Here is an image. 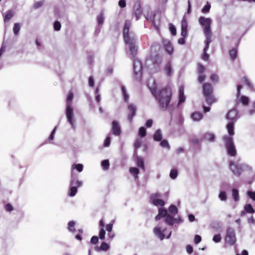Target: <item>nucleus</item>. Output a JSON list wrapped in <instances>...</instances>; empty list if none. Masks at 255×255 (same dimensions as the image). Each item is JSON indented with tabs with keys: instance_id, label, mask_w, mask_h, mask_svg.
<instances>
[{
	"instance_id": "obj_1",
	"label": "nucleus",
	"mask_w": 255,
	"mask_h": 255,
	"mask_svg": "<svg viewBox=\"0 0 255 255\" xmlns=\"http://www.w3.org/2000/svg\"><path fill=\"white\" fill-rule=\"evenodd\" d=\"M151 93L158 102L159 107L161 110L165 111L171 101L172 93L169 87H165L156 92L152 89Z\"/></svg>"
},
{
	"instance_id": "obj_2",
	"label": "nucleus",
	"mask_w": 255,
	"mask_h": 255,
	"mask_svg": "<svg viewBox=\"0 0 255 255\" xmlns=\"http://www.w3.org/2000/svg\"><path fill=\"white\" fill-rule=\"evenodd\" d=\"M198 21L200 24L203 27L204 33L206 38V50L207 48H209V44L212 41V33L211 29L212 20L210 18L200 16L199 18Z\"/></svg>"
},
{
	"instance_id": "obj_3",
	"label": "nucleus",
	"mask_w": 255,
	"mask_h": 255,
	"mask_svg": "<svg viewBox=\"0 0 255 255\" xmlns=\"http://www.w3.org/2000/svg\"><path fill=\"white\" fill-rule=\"evenodd\" d=\"M160 50V45L154 43L150 47L151 55L146 59L147 62H150L154 67H158L162 62L160 55L156 53Z\"/></svg>"
},
{
	"instance_id": "obj_4",
	"label": "nucleus",
	"mask_w": 255,
	"mask_h": 255,
	"mask_svg": "<svg viewBox=\"0 0 255 255\" xmlns=\"http://www.w3.org/2000/svg\"><path fill=\"white\" fill-rule=\"evenodd\" d=\"M203 94L207 103L211 105L216 100L213 95V87L210 83H205L202 86Z\"/></svg>"
},
{
	"instance_id": "obj_5",
	"label": "nucleus",
	"mask_w": 255,
	"mask_h": 255,
	"mask_svg": "<svg viewBox=\"0 0 255 255\" xmlns=\"http://www.w3.org/2000/svg\"><path fill=\"white\" fill-rule=\"evenodd\" d=\"M225 142V146L227 148L229 155L231 156H235L237 154L236 150L233 143V138L228 135H225L223 137Z\"/></svg>"
},
{
	"instance_id": "obj_6",
	"label": "nucleus",
	"mask_w": 255,
	"mask_h": 255,
	"mask_svg": "<svg viewBox=\"0 0 255 255\" xmlns=\"http://www.w3.org/2000/svg\"><path fill=\"white\" fill-rule=\"evenodd\" d=\"M82 185V182L76 179L75 178L72 177L70 182V193L69 196L71 197L74 196L77 192L78 187Z\"/></svg>"
},
{
	"instance_id": "obj_7",
	"label": "nucleus",
	"mask_w": 255,
	"mask_h": 255,
	"mask_svg": "<svg viewBox=\"0 0 255 255\" xmlns=\"http://www.w3.org/2000/svg\"><path fill=\"white\" fill-rule=\"evenodd\" d=\"M225 240L226 242L231 246H233L236 243V235L233 229L230 227L227 228Z\"/></svg>"
},
{
	"instance_id": "obj_8",
	"label": "nucleus",
	"mask_w": 255,
	"mask_h": 255,
	"mask_svg": "<svg viewBox=\"0 0 255 255\" xmlns=\"http://www.w3.org/2000/svg\"><path fill=\"white\" fill-rule=\"evenodd\" d=\"M125 43L128 45L130 55L134 58L136 57L137 53L138 47L135 44V38H132L129 40L125 41Z\"/></svg>"
},
{
	"instance_id": "obj_9",
	"label": "nucleus",
	"mask_w": 255,
	"mask_h": 255,
	"mask_svg": "<svg viewBox=\"0 0 255 255\" xmlns=\"http://www.w3.org/2000/svg\"><path fill=\"white\" fill-rule=\"evenodd\" d=\"M245 165L244 164H235L233 161L230 162V168L233 174L237 176L241 175Z\"/></svg>"
},
{
	"instance_id": "obj_10",
	"label": "nucleus",
	"mask_w": 255,
	"mask_h": 255,
	"mask_svg": "<svg viewBox=\"0 0 255 255\" xmlns=\"http://www.w3.org/2000/svg\"><path fill=\"white\" fill-rule=\"evenodd\" d=\"M161 195L159 193L152 194L149 197L150 202L155 206H163L165 204V202L163 200L158 198Z\"/></svg>"
},
{
	"instance_id": "obj_11",
	"label": "nucleus",
	"mask_w": 255,
	"mask_h": 255,
	"mask_svg": "<svg viewBox=\"0 0 255 255\" xmlns=\"http://www.w3.org/2000/svg\"><path fill=\"white\" fill-rule=\"evenodd\" d=\"M131 26V23L129 20H126L125 23V25L123 29V36L124 41H127L130 39L132 38H135L134 35L130 36L129 35V28Z\"/></svg>"
},
{
	"instance_id": "obj_12",
	"label": "nucleus",
	"mask_w": 255,
	"mask_h": 255,
	"mask_svg": "<svg viewBox=\"0 0 255 255\" xmlns=\"http://www.w3.org/2000/svg\"><path fill=\"white\" fill-rule=\"evenodd\" d=\"M129 113L128 115V119L129 122H131L133 117L136 114V107L132 104H129L128 107Z\"/></svg>"
},
{
	"instance_id": "obj_13",
	"label": "nucleus",
	"mask_w": 255,
	"mask_h": 255,
	"mask_svg": "<svg viewBox=\"0 0 255 255\" xmlns=\"http://www.w3.org/2000/svg\"><path fill=\"white\" fill-rule=\"evenodd\" d=\"M66 116H67L68 122L70 123V124L72 126H73V125H74V120L73 119V109L71 107V105H67L66 106Z\"/></svg>"
},
{
	"instance_id": "obj_14",
	"label": "nucleus",
	"mask_w": 255,
	"mask_h": 255,
	"mask_svg": "<svg viewBox=\"0 0 255 255\" xmlns=\"http://www.w3.org/2000/svg\"><path fill=\"white\" fill-rule=\"evenodd\" d=\"M188 24L186 19L183 17L181 21V35L183 37H186L187 35Z\"/></svg>"
},
{
	"instance_id": "obj_15",
	"label": "nucleus",
	"mask_w": 255,
	"mask_h": 255,
	"mask_svg": "<svg viewBox=\"0 0 255 255\" xmlns=\"http://www.w3.org/2000/svg\"><path fill=\"white\" fill-rule=\"evenodd\" d=\"M112 131L115 135H119L121 133V128L119 123L116 121H114L112 123Z\"/></svg>"
},
{
	"instance_id": "obj_16",
	"label": "nucleus",
	"mask_w": 255,
	"mask_h": 255,
	"mask_svg": "<svg viewBox=\"0 0 255 255\" xmlns=\"http://www.w3.org/2000/svg\"><path fill=\"white\" fill-rule=\"evenodd\" d=\"M238 112L235 109H232L229 111L227 114L226 118L227 119L233 121L237 118Z\"/></svg>"
},
{
	"instance_id": "obj_17",
	"label": "nucleus",
	"mask_w": 255,
	"mask_h": 255,
	"mask_svg": "<svg viewBox=\"0 0 255 255\" xmlns=\"http://www.w3.org/2000/svg\"><path fill=\"white\" fill-rule=\"evenodd\" d=\"M167 215H168L167 210L165 209L160 208L159 209L158 214L155 217V220H158L162 217H165Z\"/></svg>"
},
{
	"instance_id": "obj_18",
	"label": "nucleus",
	"mask_w": 255,
	"mask_h": 255,
	"mask_svg": "<svg viewBox=\"0 0 255 255\" xmlns=\"http://www.w3.org/2000/svg\"><path fill=\"white\" fill-rule=\"evenodd\" d=\"M165 230H164L163 231H162L160 229V228L158 227H155L153 229V232L154 234L158 237L160 240H162L164 239L165 236L164 234V232Z\"/></svg>"
},
{
	"instance_id": "obj_19",
	"label": "nucleus",
	"mask_w": 255,
	"mask_h": 255,
	"mask_svg": "<svg viewBox=\"0 0 255 255\" xmlns=\"http://www.w3.org/2000/svg\"><path fill=\"white\" fill-rule=\"evenodd\" d=\"M179 95L178 104H180L183 103L185 100V97L184 94V88L183 87H180L179 88Z\"/></svg>"
},
{
	"instance_id": "obj_20",
	"label": "nucleus",
	"mask_w": 255,
	"mask_h": 255,
	"mask_svg": "<svg viewBox=\"0 0 255 255\" xmlns=\"http://www.w3.org/2000/svg\"><path fill=\"white\" fill-rule=\"evenodd\" d=\"M165 223L170 226H172L174 223V221H177L176 219L173 218V216L170 214H168L165 217Z\"/></svg>"
},
{
	"instance_id": "obj_21",
	"label": "nucleus",
	"mask_w": 255,
	"mask_h": 255,
	"mask_svg": "<svg viewBox=\"0 0 255 255\" xmlns=\"http://www.w3.org/2000/svg\"><path fill=\"white\" fill-rule=\"evenodd\" d=\"M238 50L234 48L229 51L230 57L232 61H234L237 57Z\"/></svg>"
},
{
	"instance_id": "obj_22",
	"label": "nucleus",
	"mask_w": 255,
	"mask_h": 255,
	"mask_svg": "<svg viewBox=\"0 0 255 255\" xmlns=\"http://www.w3.org/2000/svg\"><path fill=\"white\" fill-rule=\"evenodd\" d=\"M135 161L137 166L144 170V163L143 159L141 157L137 156L136 158Z\"/></svg>"
},
{
	"instance_id": "obj_23",
	"label": "nucleus",
	"mask_w": 255,
	"mask_h": 255,
	"mask_svg": "<svg viewBox=\"0 0 255 255\" xmlns=\"http://www.w3.org/2000/svg\"><path fill=\"white\" fill-rule=\"evenodd\" d=\"M227 128L229 134V136L231 137L234 134V123L233 122L229 123L227 125Z\"/></svg>"
},
{
	"instance_id": "obj_24",
	"label": "nucleus",
	"mask_w": 255,
	"mask_h": 255,
	"mask_svg": "<svg viewBox=\"0 0 255 255\" xmlns=\"http://www.w3.org/2000/svg\"><path fill=\"white\" fill-rule=\"evenodd\" d=\"M191 118L195 121H199L202 119L203 115L200 112H195L192 114Z\"/></svg>"
},
{
	"instance_id": "obj_25",
	"label": "nucleus",
	"mask_w": 255,
	"mask_h": 255,
	"mask_svg": "<svg viewBox=\"0 0 255 255\" xmlns=\"http://www.w3.org/2000/svg\"><path fill=\"white\" fill-rule=\"evenodd\" d=\"M244 209L247 213L254 214L255 213V210L253 208L252 205L250 204H247L245 205Z\"/></svg>"
},
{
	"instance_id": "obj_26",
	"label": "nucleus",
	"mask_w": 255,
	"mask_h": 255,
	"mask_svg": "<svg viewBox=\"0 0 255 255\" xmlns=\"http://www.w3.org/2000/svg\"><path fill=\"white\" fill-rule=\"evenodd\" d=\"M13 16V12L11 10H9L6 12L4 17V21L6 22L8 21Z\"/></svg>"
},
{
	"instance_id": "obj_27",
	"label": "nucleus",
	"mask_w": 255,
	"mask_h": 255,
	"mask_svg": "<svg viewBox=\"0 0 255 255\" xmlns=\"http://www.w3.org/2000/svg\"><path fill=\"white\" fill-rule=\"evenodd\" d=\"M153 139L154 140L159 141L162 139V135L160 130H157L153 135Z\"/></svg>"
},
{
	"instance_id": "obj_28",
	"label": "nucleus",
	"mask_w": 255,
	"mask_h": 255,
	"mask_svg": "<svg viewBox=\"0 0 255 255\" xmlns=\"http://www.w3.org/2000/svg\"><path fill=\"white\" fill-rule=\"evenodd\" d=\"M232 196L235 201L237 202L239 200L240 197L239 195V191L236 189H233L232 190Z\"/></svg>"
},
{
	"instance_id": "obj_29",
	"label": "nucleus",
	"mask_w": 255,
	"mask_h": 255,
	"mask_svg": "<svg viewBox=\"0 0 255 255\" xmlns=\"http://www.w3.org/2000/svg\"><path fill=\"white\" fill-rule=\"evenodd\" d=\"M165 48L167 52L169 54H171L174 50L172 44L170 42H168L165 45Z\"/></svg>"
},
{
	"instance_id": "obj_30",
	"label": "nucleus",
	"mask_w": 255,
	"mask_h": 255,
	"mask_svg": "<svg viewBox=\"0 0 255 255\" xmlns=\"http://www.w3.org/2000/svg\"><path fill=\"white\" fill-rule=\"evenodd\" d=\"M130 173L134 176L135 178H137L139 174V170L136 167H130L129 170Z\"/></svg>"
},
{
	"instance_id": "obj_31",
	"label": "nucleus",
	"mask_w": 255,
	"mask_h": 255,
	"mask_svg": "<svg viewBox=\"0 0 255 255\" xmlns=\"http://www.w3.org/2000/svg\"><path fill=\"white\" fill-rule=\"evenodd\" d=\"M73 99V93L70 91L68 93L66 99L67 105H71V103Z\"/></svg>"
},
{
	"instance_id": "obj_32",
	"label": "nucleus",
	"mask_w": 255,
	"mask_h": 255,
	"mask_svg": "<svg viewBox=\"0 0 255 255\" xmlns=\"http://www.w3.org/2000/svg\"><path fill=\"white\" fill-rule=\"evenodd\" d=\"M165 70L168 76H171L172 73V68L170 62L168 63L165 67Z\"/></svg>"
},
{
	"instance_id": "obj_33",
	"label": "nucleus",
	"mask_w": 255,
	"mask_h": 255,
	"mask_svg": "<svg viewBox=\"0 0 255 255\" xmlns=\"http://www.w3.org/2000/svg\"><path fill=\"white\" fill-rule=\"evenodd\" d=\"M169 212L170 213L175 215L178 213V209L176 206L171 205L169 207Z\"/></svg>"
},
{
	"instance_id": "obj_34",
	"label": "nucleus",
	"mask_w": 255,
	"mask_h": 255,
	"mask_svg": "<svg viewBox=\"0 0 255 255\" xmlns=\"http://www.w3.org/2000/svg\"><path fill=\"white\" fill-rule=\"evenodd\" d=\"M20 29V24L18 23H15L14 25L13 28V33L15 35H17L19 33V31Z\"/></svg>"
},
{
	"instance_id": "obj_35",
	"label": "nucleus",
	"mask_w": 255,
	"mask_h": 255,
	"mask_svg": "<svg viewBox=\"0 0 255 255\" xmlns=\"http://www.w3.org/2000/svg\"><path fill=\"white\" fill-rule=\"evenodd\" d=\"M75 222L74 221H70L68 224V228L71 232H74L75 231Z\"/></svg>"
},
{
	"instance_id": "obj_36",
	"label": "nucleus",
	"mask_w": 255,
	"mask_h": 255,
	"mask_svg": "<svg viewBox=\"0 0 255 255\" xmlns=\"http://www.w3.org/2000/svg\"><path fill=\"white\" fill-rule=\"evenodd\" d=\"M205 70V68L203 65H202L200 63L198 64V67H197V73L198 74H203Z\"/></svg>"
},
{
	"instance_id": "obj_37",
	"label": "nucleus",
	"mask_w": 255,
	"mask_h": 255,
	"mask_svg": "<svg viewBox=\"0 0 255 255\" xmlns=\"http://www.w3.org/2000/svg\"><path fill=\"white\" fill-rule=\"evenodd\" d=\"M243 82L249 88L252 89L253 86L249 80L246 77H244L242 78Z\"/></svg>"
},
{
	"instance_id": "obj_38",
	"label": "nucleus",
	"mask_w": 255,
	"mask_h": 255,
	"mask_svg": "<svg viewBox=\"0 0 255 255\" xmlns=\"http://www.w3.org/2000/svg\"><path fill=\"white\" fill-rule=\"evenodd\" d=\"M109 248L110 247L107 243L105 242H103L100 247V250L107 251V250H108Z\"/></svg>"
},
{
	"instance_id": "obj_39",
	"label": "nucleus",
	"mask_w": 255,
	"mask_h": 255,
	"mask_svg": "<svg viewBox=\"0 0 255 255\" xmlns=\"http://www.w3.org/2000/svg\"><path fill=\"white\" fill-rule=\"evenodd\" d=\"M210 80L213 83H217L219 81V77L216 74H212L210 76Z\"/></svg>"
},
{
	"instance_id": "obj_40",
	"label": "nucleus",
	"mask_w": 255,
	"mask_h": 255,
	"mask_svg": "<svg viewBox=\"0 0 255 255\" xmlns=\"http://www.w3.org/2000/svg\"><path fill=\"white\" fill-rule=\"evenodd\" d=\"M138 134L141 137H144L146 134V129L144 127H141L139 129Z\"/></svg>"
},
{
	"instance_id": "obj_41",
	"label": "nucleus",
	"mask_w": 255,
	"mask_h": 255,
	"mask_svg": "<svg viewBox=\"0 0 255 255\" xmlns=\"http://www.w3.org/2000/svg\"><path fill=\"white\" fill-rule=\"evenodd\" d=\"M241 102L244 105H248L249 103V98L245 96H242L241 98Z\"/></svg>"
},
{
	"instance_id": "obj_42",
	"label": "nucleus",
	"mask_w": 255,
	"mask_h": 255,
	"mask_svg": "<svg viewBox=\"0 0 255 255\" xmlns=\"http://www.w3.org/2000/svg\"><path fill=\"white\" fill-rule=\"evenodd\" d=\"M178 175V172L176 169H172L170 171V177L172 179H175L177 177Z\"/></svg>"
},
{
	"instance_id": "obj_43",
	"label": "nucleus",
	"mask_w": 255,
	"mask_h": 255,
	"mask_svg": "<svg viewBox=\"0 0 255 255\" xmlns=\"http://www.w3.org/2000/svg\"><path fill=\"white\" fill-rule=\"evenodd\" d=\"M73 168L76 169L79 172H81L83 170V166L81 164H74L72 165Z\"/></svg>"
},
{
	"instance_id": "obj_44",
	"label": "nucleus",
	"mask_w": 255,
	"mask_h": 255,
	"mask_svg": "<svg viewBox=\"0 0 255 255\" xmlns=\"http://www.w3.org/2000/svg\"><path fill=\"white\" fill-rule=\"evenodd\" d=\"M219 197L222 201H226L227 200V195L225 191L220 192Z\"/></svg>"
},
{
	"instance_id": "obj_45",
	"label": "nucleus",
	"mask_w": 255,
	"mask_h": 255,
	"mask_svg": "<svg viewBox=\"0 0 255 255\" xmlns=\"http://www.w3.org/2000/svg\"><path fill=\"white\" fill-rule=\"evenodd\" d=\"M102 165L104 169H108L110 166V163L108 160H104L102 162Z\"/></svg>"
},
{
	"instance_id": "obj_46",
	"label": "nucleus",
	"mask_w": 255,
	"mask_h": 255,
	"mask_svg": "<svg viewBox=\"0 0 255 255\" xmlns=\"http://www.w3.org/2000/svg\"><path fill=\"white\" fill-rule=\"evenodd\" d=\"M106 232L104 228H101L99 232V238L101 240H104L105 238Z\"/></svg>"
},
{
	"instance_id": "obj_47",
	"label": "nucleus",
	"mask_w": 255,
	"mask_h": 255,
	"mask_svg": "<svg viewBox=\"0 0 255 255\" xmlns=\"http://www.w3.org/2000/svg\"><path fill=\"white\" fill-rule=\"evenodd\" d=\"M211 7V5L207 2V4H206L203 8L202 9V12L204 13H206L209 12Z\"/></svg>"
},
{
	"instance_id": "obj_48",
	"label": "nucleus",
	"mask_w": 255,
	"mask_h": 255,
	"mask_svg": "<svg viewBox=\"0 0 255 255\" xmlns=\"http://www.w3.org/2000/svg\"><path fill=\"white\" fill-rule=\"evenodd\" d=\"M61 27V25L60 22L58 21H56L54 23V28L56 31H59Z\"/></svg>"
},
{
	"instance_id": "obj_49",
	"label": "nucleus",
	"mask_w": 255,
	"mask_h": 255,
	"mask_svg": "<svg viewBox=\"0 0 255 255\" xmlns=\"http://www.w3.org/2000/svg\"><path fill=\"white\" fill-rule=\"evenodd\" d=\"M206 46L205 47L204 49V54L202 56V59L205 60V61H207L209 59V54H208L207 53H206V51L207 50L209 49V48H207L206 50Z\"/></svg>"
},
{
	"instance_id": "obj_50",
	"label": "nucleus",
	"mask_w": 255,
	"mask_h": 255,
	"mask_svg": "<svg viewBox=\"0 0 255 255\" xmlns=\"http://www.w3.org/2000/svg\"><path fill=\"white\" fill-rule=\"evenodd\" d=\"M169 29L173 35H175L176 34V28L172 23L169 24Z\"/></svg>"
},
{
	"instance_id": "obj_51",
	"label": "nucleus",
	"mask_w": 255,
	"mask_h": 255,
	"mask_svg": "<svg viewBox=\"0 0 255 255\" xmlns=\"http://www.w3.org/2000/svg\"><path fill=\"white\" fill-rule=\"evenodd\" d=\"M141 145V141L139 139H137L134 142V146L135 149H138Z\"/></svg>"
},
{
	"instance_id": "obj_52",
	"label": "nucleus",
	"mask_w": 255,
	"mask_h": 255,
	"mask_svg": "<svg viewBox=\"0 0 255 255\" xmlns=\"http://www.w3.org/2000/svg\"><path fill=\"white\" fill-rule=\"evenodd\" d=\"M247 194L248 196L253 201H255V192L248 191Z\"/></svg>"
},
{
	"instance_id": "obj_53",
	"label": "nucleus",
	"mask_w": 255,
	"mask_h": 255,
	"mask_svg": "<svg viewBox=\"0 0 255 255\" xmlns=\"http://www.w3.org/2000/svg\"><path fill=\"white\" fill-rule=\"evenodd\" d=\"M213 240L215 243H219L221 240V237L220 234L215 235L213 237Z\"/></svg>"
},
{
	"instance_id": "obj_54",
	"label": "nucleus",
	"mask_w": 255,
	"mask_h": 255,
	"mask_svg": "<svg viewBox=\"0 0 255 255\" xmlns=\"http://www.w3.org/2000/svg\"><path fill=\"white\" fill-rule=\"evenodd\" d=\"M111 143V137L110 136H108L105 140L104 146L105 147H108L110 145Z\"/></svg>"
},
{
	"instance_id": "obj_55",
	"label": "nucleus",
	"mask_w": 255,
	"mask_h": 255,
	"mask_svg": "<svg viewBox=\"0 0 255 255\" xmlns=\"http://www.w3.org/2000/svg\"><path fill=\"white\" fill-rule=\"evenodd\" d=\"M199 76L198 77V81L199 83H203L204 80H205L206 76L205 75L202 74H199Z\"/></svg>"
},
{
	"instance_id": "obj_56",
	"label": "nucleus",
	"mask_w": 255,
	"mask_h": 255,
	"mask_svg": "<svg viewBox=\"0 0 255 255\" xmlns=\"http://www.w3.org/2000/svg\"><path fill=\"white\" fill-rule=\"evenodd\" d=\"M99 241V238L97 236H93L91 239V243L94 245H96Z\"/></svg>"
},
{
	"instance_id": "obj_57",
	"label": "nucleus",
	"mask_w": 255,
	"mask_h": 255,
	"mask_svg": "<svg viewBox=\"0 0 255 255\" xmlns=\"http://www.w3.org/2000/svg\"><path fill=\"white\" fill-rule=\"evenodd\" d=\"M43 4V1H37L34 3L33 7L34 8L36 9V8H39L41 6H42V5Z\"/></svg>"
},
{
	"instance_id": "obj_58",
	"label": "nucleus",
	"mask_w": 255,
	"mask_h": 255,
	"mask_svg": "<svg viewBox=\"0 0 255 255\" xmlns=\"http://www.w3.org/2000/svg\"><path fill=\"white\" fill-rule=\"evenodd\" d=\"M5 209L7 212H11L13 210V208L10 204L8 203L5 205Z\"/></svg>"
},
{
	"instance_id": "obj_59",
	"label": "nucleus",
	"mask_w": 255,
	"mask_h": 255,
	"mask_svg": "<svg viewBox=\"0 0 255 255\" xmlns=\"http://www.w3.org/2000/svg\"><path fill=\"white\" fill-rule=\"evenodd\" d=\"M206 136L210 141H213L215 139V135L212 133H208L206 135Z\"/></svg>"
},
{
	"instance_id": "obj_60",
	"label": "nucleus",
	"mask_w": 255,
	"mask_h": 255,
	"mask_svg": "<svg viewBox=\"0 0 255 255\" xmlns=\"http://www.w3.org/2000/svg\"><path fill=\"white\" fill-rule=\"evenodd\" d=\"M160 145L163 147H169L168 142L166 140H163L160 142Z\"/></svg>"
},
{
	"instance_id": "obj_61",
	"label": "nucleus",
	"mask_w": 255,
	"mask_h": 255,
	"mask_svg": "<svg viewBox=\"0 0 255 255\" xmlns=\"http://www.w3.org/2000/svg\"><path fill=\"white\" fill-rule=\"evenodd\" d=\"M113 225V223H110V224H107L106 226V230L108 231V232H110L112 231Z\"/></svg>"
},
{
	"instance_id": "obj_62",
	"label": "nucleus",
	"mask_w": 255,
	"mask_h": 255,
	"mask_svg": "<svg viewBox=\"0 0 255 255\" xmlns=\"http://www.w3.org/2000/svg\"><path fill=\"white\" fill-rule=\"evenodd\" d=\"M201 241V237L199 235H196L194 237V243L196 244H199Z\"/></svg>"
},
{
	"instance_id": "obj_63",
	"label": "nucleus",
	"mask_w": 255,
	"mask_h": 255,
	"mask_svg": "<svg viewBox=\"0 0 255 255\" xmlns=\"http://www.w3.org/2000/svg\"><path fill=\"white\" fill-rule=\"evenodd\" d=\"M119 5L122 8L125 7L126 6V0H120V1H119Z\"/></svg>"
},
{
	"instance_id": "obj_64",
	"label": "nucleus",
	"mask_w": 255,
	"mask_h": 255,
	"mask_svg": "<svg viewBox=\"0 0 255 255\" xmlns=\"http://www.w3.org/2000/svg\"><path fill=\"white\" fill-rule=\"evenodd\" d=\"M97 21L99 24H103L104 22V17L102 14L98 16Z\"/></svg>"
}]
</instances>
